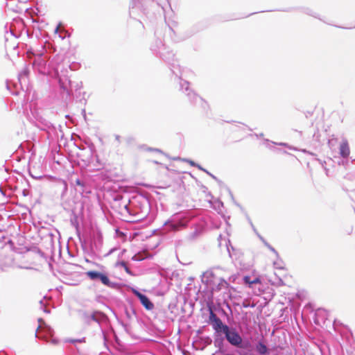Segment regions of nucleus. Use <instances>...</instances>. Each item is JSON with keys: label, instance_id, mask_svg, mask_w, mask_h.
<instances>
[{"label": "nucleus", "instance_id": "f257e3e1", "mask_svg": "<svg viewBox=\"0 0 355 355\" xmlns=\"http://www.w3.org/2000/svg\"><path fill=\"white\" fill-rule=\"evenodd\" d=\"M208 322L216 333H223L225 335V338L232 346L239 348H247L249 347L250 342L247 341L243 343L242 337L236 329L224 324L221 319L211 309H209Z\"/></svg>", "mask_w": 355, "mask_h": 355}, {"label": "nucleus", "instance_id": "f03ea898", "mask_svg": "<svg viewBox=\"0 0 355 355\" xmlns=\"http://www.w3.org/2000/svg\"><path fill=\"white\" fill-rule=\"evenodd\" d=\"M126 211L132 216L135 221L144 220L150 212V202L143 196H136L129 200V203L124 206Z\"/></svg>", "mask_w": 355, "mask_h": 355}, {"label": "nucleus", "instance_id": "7ed1b4c3", "mask_svg": "<svg viewBox=\"0 0 355 355\" xmlns=\"http://www.w3.org/2000/svg\"><path fill=\"white\" fill-rule=\"evenodd\" d=\"M80 240L84 252L92 257L108 256L114 250V249H111L107 252L103 253V237L101 233L94 234L89 241Z\"/></svg>", "mask_w": 355, "mask_h": 355}, {"label": "nucleus", "instance_id": "20e7f679", "mask_svg": "<svg viewBox=\"0 0 355 355\" xmlns=\"http://www.w3.org/2000/svg\"><path fill=\"white\" fill-rule=\"evenodd\" d=\"M196 216L197 214L195 210H187L175 213L164 223V225L166 231H178L184 228Z\"/></svg>", "mask_w": 355, "mask_h": 355}, {"label": "nucleus", "instance_id": "39448f33", "mask_svg": "<svg viewBox=\"0 0 355 355\" xmlns=\"http://www.w3.org/2000/svg\"><path fill=\"white\" fill-rule=\"evenodd\" d=\"M205 278H206V283L213 293L221 291H229V283L223 278L216 277L211 272H205Z\"/></svg>", "mask_w": 355, "mask_h": 355}, {"label": "nucleus", "instance_id": "423d86ee", "mask_svg": "<svg viewBox=\"0 0 355 355\" xmlns=\"http://www.w3.org/2000/svg\"><path fill=\"white\" fill-rule=\"evenodd\" d=\"M180 88L188 97L190 102L193 105H199L203 110L208 107L207 102L200 96L196 94L190 87L189 83L187 80H181Z\"/></svg>", "mask_w": 355, "mask_h": 355}, {"label": "nucleus", "instance_id": "0eeeda50", "mask_svg": "<svg viewBox=\"0 0 355 355\" xmlns=\"http://www.w3.org/2000/svg\"><path fill=\"white\" fill-rule=\"evenodd\" d=\"M85 275L93 282H98L109 288H114L116 286V284L112 282L106 272H103L96 270H89L85 272Z\"/></svg>", "mask_w": 355, "mask_h": 355}, {"label": "nucleus", "instance_id": "6e6552de", "mask_svg": "<svg viewBox=\"0 0 355 355\" xmlns=\"http://www.w3.org/2000/svg\"><path fill=\"white\" fill-rule=\"evenodd\" d=\"M55 75L58 77V84L63 94L66 98H70L72 96V81L67 76H60L58 70H55Z\"/></svg>", "mask_w": 355, "mask_h": 355}, {"label": "nucleus", "instance_id": "1a4fd4ad", "mask_svg": "<svg viewBox=\"0 0 355 355\" xmlns=\"http://www.w3.org/2000/svg\"><path fill=\"white\" fill-rule=\"evenodd\" d=\"M44 51V47L42 46V49L38 56L35 58L32 62L33 69L40 74H45L46 73V60L43 57Z\"/></svg>", "mask_w": 355, "mask_h": 355}, {"label": "nucleus", "instance_id": "9d476101", "mask_svg": "<svg viewBox=\"0 0 355 355\" xmlns=\"http://www.w3.org/2000/svg\"><path fill=\"white\" fill-rule=\"evenodd\" d=\"M157 46L156 48L153 46L151 50L156 53L159 54V56L166 62H170L173 59L174 55L172 52L166 51V48L165 45L162 44L161 40L157 41Z\"/></svg>", "mask_w": 355, "mask_h": 355}, {"label": "nucleus", "instance_id": "9b49d317", "mask_svg": "<svg viewBox=\"0 0 355 355\" xmlns=\"http://www.w3.org/2000/svg\"><path fill=\"white\" fill-rule=\"evenodd\" d=\"M84 320L87 324H90L91 321H94L101 325L102 323L107 321V317L103 312L96 311L91 314L85 313L84 315Z\"/></svg>", "mask_w": 355, "mask_h": 355}, {"label": "nucleus", "instance_id": "f8f14e48", "mask_svg": "<svg viewBox=\"0 0 355 355\" xmlns=\"http://www.w3.org/2000/svg\"><path fill=\"white\" fill-rule=\"evenodd\" d=\"M38 322H39V326L37 327V330L38 329L42 330L45 333V335L40 336V335H37V334L36 333L35 334L36 337H37L40 339H46L47 336H53V329L50 326L47 325L44 322L43 319L39 318Z\"/></svg>", "mask_w": 355, "mask_h": 355}, {"label": "nucleus", "instance_id": "ddd939ff", "mask_svg": "<svg viewBox=\"0 0 355 355\" xmlns=\"http://www.w3.org/2000/svg\"><path fill=\"white\" fill-rule=\"evenodd\" d=\"M133 293L138 297L141 304L147 309L152 310L154 307V304L150 300V299L144 294L140 293L139 291L134 289Z\"/></svg>", "mask_w": 355, "mask_h": 355}, {"label": "nucleus", "instance_id": "4468645a", "mask_svg": "<svg viewBox=\"0 0 355 355\" xmlns=\"http://www.w3.org/2000/svg\"><path fill=\"white\" fill-rule=\"evenodd\" d=\"M255 350L259 355L269 354L270 350L266 345L261 340L257 342L255 345Z\"/></svg>", "mask_w": 355, "mask_h": 355}, {"label": "nucleus", "instance_id": "2eb2a0df", "mask_svg": "<svg viewBox=\"0 0 355 355\" xmlns=\"http://www.w3.org/2000/svg\"><path fill=\"white\" fill-rule=\"evenodd\" d=\"M223 333H216L214 331V345L216 347L218 348L220 351L223 347L224 338L222 336Z\"/></svg>", "mask_w": 355, "mask_h": 355}, {"label": "nucleus", "instance_id": "dca6fc26", "mask_svg": "<svg viewBox=\"0 0 355 355\" xmlns=\"http://www.w3.org/2000/svg\"><path fill=\"white\" fill-rule=\"evenodd\" d=\"M339 151H340V155L343 158L345 159L349 157V153H350V150H349V145H348V143L347 141H343L340 144V148H339Z\"/></svg>", "mask_w": 355, "mask_h": 355}, {"label": "nucleus", "instance_id": "f3484780", "mask_svg": "<svg viewBox=\"0 0 355 355\" xmlns=\"http://www.w3.org/2000/svg\"><path fill=\"white\" fill-rule=\"evenodd\" d=\"M83 150L85 151L86 153V157L85 159H83V161L87 163H90L93 159L94 147L93 146V145H92L88 148H83Z\"/></svg>", "mask_w": 355, "mask_h": 355}, {"label": "nucleus", "instance_id": "a211bd4d", "mask_svg": "<svg viewBox=\"0 0 355 355\" xmlns=\"http://www.w3.org/2000/svg\"><path fill=\"white\" fill-rule=\"evenodd\" d=\"M29 70L27 67H25L23 70L19 73L18 78L21 85L22 83H26V78H28Z\"/></svg>", "mask_w": 355, "mask_h": 355}, {"label": "nucleus", "instance_id": "6ab92c4d", "mask_svg": "<svg viewBox=\"0 0 355 355\" xmlns=\"http://www.w3.org/2000/svg\"><path fill=\"white\" fill-rule=\"evenodd\" d=\"M41 50H34L32 48H30L26 51V55L28 59H31L32 57L36 58L38 56L40 51Z\"/></svg>", "mask_w": 355, "mask_h": 355}, {"label": "nucleus", "instance_id": "aec40b11", "mask_svg": "<svg viewBox=\"0 0 355 355\" xmlns=\"http://www.w3.org/2000/svg\"><path fill=\"white\" fill-rule=\"evenodd\" d=\"M304 13H306V15H309L310 16H312L315 18H318V19H320V20H322L320 17H319V15L315 12L314 10H313L311 8H305L304 10Z\"/></svg>", "mask_w": 355, "mask_h": 355}, {"label": "nucleus", "instance_id": "412c9836", "mask_svg": "<svg viewBox=\"0 0 355 355\" xmlns=\"http://www.w3.org/2000/svg\"><path fill=\"white\" fill-rule=\"evenodd\" d=\"M259 237L260 238V239L263 241V243H264V245L270 250L272 251V252H274L276 256H278V253L275 250V249L272 247L268 243H267L262 236H261L260 235H259Z\"/></svg>", "mask_w": 355, "mask_h": 355}, {"label": "nucleus", "instance_id": "4be33fe9", "mask_svg": "<svg viewBox=\"0 0 355 355\" xmlns=\"http://www.w3.org/2000/svg\"><path fill=\"white\" fill-rule=\"evenodd\" d=\"M225 245H226V248H227V250L229 253V255L230 257H232V253H231V250L232 251L234 250V248L232 245L231 243H230V241L228 239V240H225Z\"/></svg>", "mask_w": 355, "mask_h": 355}, {"label": "nucleus", "instance_id": "5701e85b", "mask_svg": "<svg viewBox=\"0 0 355 355\" xmlns=\"http://www.w3.org/2000/svg\"><path fill=\"white\" fill-rule=\"evenodd\" d=\"M83 87L82 82H72V91L74 89L76 92L80 89Z\"/></svg>", "mask_w": 355, "mask_h": 355}, {"label": "nucleus", "instance_id": "b1692460", "mask_svg": "<svg viewBox=\"0 0 355 355\" xmlns=\"http://www.w3.org/2000/svg\"><path fill=\"white\" fill-rule=\"evenodd\" d=\"M243 281L245 284H254V283H257L259 282V279H255L253 281H251V278L249 276H245L243 277Z\"/></svg>", "mask_w": 355, "mask_h": 355}, {"label": "nucleus", "instance_id": "393cba45", "mask_svg": "<svg viewBox=\"0 0 355 355\" xmlns=\"http://www.w3.org/2000/svg\"><path fill=\"white\" fill-rule=\"evenodd\" d=\"M67 342L71 343H85V338L83 337L80 339H69L67 340Z\"/></svg>", "mask_w": 355, "mask_h": 355}, {"label": "nucleus", "instance_id": "a878e982", "mask_svg": "<svg viewBox=\"0 0 355 355\" xmlns=\"http://www.w3.org/2000/svg\"><path fill=\"white\" fill-rule=\"evenodd\" d=\"M119 266H122V267L125 269V272H128V273H130V268L128 267L126 262H125V261H121V262H119Z\"/></svg>", "mask_w": 355, "mask_h": 355}, {"label": "nucleus", "instance_id": "bb28decb", "mask_svg": "<svg viewBox=\"0 0 355 355\" xmlns=\"http://www.w3.org/2000/svg\"><path fill=\"white\" fill-rule=\"evenodd\" d=\"M196 167H198L200 170L201 171H205V173H207V174H209L211 178H213L214 179H216V178L212 175L211 173H209L207 170H205V168H203L201 166H200L199 164H196Z\"/></svg>", "mask_w": 355, "mask_h": 355}, {"label": "nucleus", "instance_id": "cd10ccee", "mask_svg": "<svg viewBox=\"0 0 355 355\" xmlns=\"http://www.w3.org/2000/svg\"><path fill=\"white\" fill-rule=\"evenodd\" d=\"M75 184H76V185L80 186L81 187H84V182L81 180H80L79 178H77L75 180Z\"/></svg>", "mask_w": 355, "mask_h": 355}, {"label": "nucleus", "instance_id": "c85d7f7f", "mask_svg": "<svg viewBox=\"0 0 355 355\" xmlns=\"http://www.w3.org/2000/svg\"><path fill=\"white\" fill-rule=\"evenodd\" d=\"M273 265L275 268H278V269L283 268V266H282V263L279 261H274Z\"/></svg>", "mask_w": 355, "mask_h": 355}, {"label": "nucleus", "instance_id": "c756f323", "mask_svg": "<svg viewBox=\"0 0 355 355\" xmlns=\"http://www.w3.org/2000/svg\"><path fill=\"white\" fill-rule=\"evenodd\" d=\"M101 334H102V336H103V338L104 340V342L105 343L107 342V336L105 335V331L103 330V329L101 328Z\"/></svg>", "mask_w": 355, "mask_h": 355}, {"label": "nucleus", "instance_id": "7c9ffc66", "mask_svg": "<svg viewBox=\"0 0 355 355\" xmlns=\"http://www.w3.org/2000/svg\"><path fill=\"white\" fill-rule=\"evenodd\" d=\"M320 164H322V167L324 168V170L326 171V173L327 174V172H328V170L324 167V164H325V162H320Z\"/></svg>", "mask_w": 355, "mask_h": 355}, {"label": "nucleus", "instance_id": "2f4dec72", "mask_svg": "<svg viewBox=\"0 0 355 355\" xmlns=\"http://www.w3.org/2000/svg\"><path fill=\"white\" fill-rule=\"evenodd\" d=\"M190 164H191V166H196V164H196V163H195L194 162H193V161H190Z\"/></svg>", "mask_w": 355, "mask_h": 355}, {"label": "nucleus", "instance_id": "473e14b6", "mask_svg": "<svg viewBox=\"0 0 355 355\" xmlns=\"http://www.w3.org/2000/svg\"><path fill=\"white\" fill-rule=\"evenodd\" d=\"M51 342H52V343H53V344H57V343H58V340H55V339H53Z\"/></svg>", "mask_w": 355, "mask_h": 355}, {"label": "nucleus", "instance_id": "72a5a7b5", "mask_svg": "<svg viewBox=\"0 0 355 355\" xmlns=\"http://www.w3.org/2000/svg\"><path fill=\"white\" fill-rule=\"evenodd\" d=\"M220 353V351H216L215 353H214L212 355H218V354Z\"/></svg>", "mask_w": 355, "mask_h": 355}, {"label": "nucleus", "instance_id": "f704fd0d", "mask_svg": "<svg viewBox=\"0 0 355 355\" xmlns=\"http://www.w3.org/2000/svg\"><path fill=\"white\" fill-rule=\"evenodd\" d=\"M196 234H197V231H195V232L193 233V234H192L191 237H192V238H194L195 235H196Z\"/></svg>", "mask_w": 355, "mask_h": 355}, {"label": "nucleus", "instance_id": "c9c22d12", "mask_svg": "<svg viewBox=\"0 0 355 355\" xmlns=\"http://www.w3.org/2000/svg\"><path fill=\"white\" fill-rule=\"evenodd\" d=\"M279 145H280V146H287V144H285V143H279Z\"/></svg>", "mask_w": 355, "mask_h": 355}, {"label": "nucleus", "instance_id": "e433bc0d", "mask_svg": "<svg viewBox=\"0 0 355 355\" xmlns=\"http://www.w3.org/2000/svg\"><path fill=\"white\" fill-rule=\"evenodd\" d=\"M168 26H169L170 29H171V30H172V29H173V24H172V25H171L170 24H168Z\"/></svg>", "mask_w": 355, "mask_h": 355}, {"label": "nucleus", "instance_id": "4c0bfd02", "mask_svg": "<svg viewBox=\"0 0 355 355\" xmlns=\"http://www.w3.org/2000/svg\"><path fill=\"white\" fill-rule=\"evenodd\" d=\"M250 224H251V226L252 227V228H253L254 231L255 232V231H256V230H255V228H254V227L253 224H252L251 222H250Z\"/></svg>", "mask_w": 355, "mask_h": 355}, {"label": "nucleus", "instance_id": "58836bf2", "mask_svg": "<svg viewBox=\"0 0 355 355\" xmlns=\"http://www.w3.org/2000/svg\"><path fill=\"white\" fill-rule=\"evenodd\" d=\"M339 164H343L344 165L345 164V162L343 160L342 162H339Z\"/></svg>", "mask_w": 355, "mask_h": 355}, {"label": "nucleus", "instance_id": "ea45409f", "mask_svg": "<svg viewBox=\"0 0 355 355\" xmlns=\"http://www.w3.org/2000/svg\"><path fill=\"white\" fill-rule=\"evenodd\" d=\"M173 73H175L176 76H178V74H176V73L175 72L174 69H171Z\"/></svg>", "mask_w": 355, "mask_h": 355}, {"label": "nucleus", "instance_id": "a19ab883", "mask_svg": "<svg viewBox=\"0 0 355 355\" xmlns=\"http://www.w3.org/2000/svg\"><path fill=\"white\" fill-rule=\"evenodd\" d=\"M116 140H119V136H118V135L116 136Z\"/></svg>", "mask_w": 355, "mask_h": 355}, {"label": "nucleus", "instance_id": "79ce46f5", "mask_svg": "<svg viewBox=\"0 0 355 355\" xmlns=\"http://www.w3.org/2000/svg\"><path fill=\"white\" fill-rule=\"evenodd\" d=\"M224 355H235V354H225Z\"/></svg>", "mask_w": 355, "mask_h": 355}, {"label": "nucleus", "instance_id": "37998d69", "mask_svg": "<svg viewBox=\"0 0 355 355\" xmlns=\"http://www.w3.org/2000/svg\"><path fill=\"white\" fill-rule=\"evenodd\" d=\"M221 238H222V236H221V235H219V236H218V239L220 240V239H221Z\"/></svg>", "mask_w": 355, "mask_h": 355}, {"label": "nucleus", "instance_id": "c03bdc74", "mask_svg": "<svg viewBox=\"0 0 355 355\" xmlns=\"http://www.w3.org/2000/svg\"><path fill=\"white\" fill-rule=\"evenodd\" d=\"M58 28L59 27L58 26L56 28H55V32H57L58 31Z\"/></svg>", "mask_w": 355, "mask_h": 355}, {"label": "nucleus", "instance_id": "a18cd8bd", "mask_svg": "<svg viewBox=\"0 0 355 355\" xmlns=\"http://www.w3.org/2000/svg\"><path fill=\"white\" fill-rule=\"evenodd\" d=\"M47 127L49 128L50 127H52V125H47Z\"/></svg>", "mask_w": 355, "mask_h": 355}, {"label": "nucleus", "instance_id": "49530a36", "mask_svg": "<svg viewBox=\"0 0 355 355\" xmlns=\"http://www.w3.org/2000/svg\"><path fill=\"white\" fill-rule=\"evenodd\" d=\"M96 161H97V162H98V156H96Z\"/></svg>", "mask_w": 355, "mask_h": 355}, {"label": "nucleus", "instance_id": "de8ad7c7", "mask_svg": "<svg viewBox=\"0 0 355 355\" xmlns=\"http://www.w3.org/2000/svg\"><path fill=\"white\" fill-rule=\"evenodd\" d=\"M44 312H47V313H49V311H47V310H44Z\"/></svg>", "mask_w": 355, "mask_h": 355}, {"label": "nucleus", "instance_id": "09e8293b", "mask_svg": "<svg viewBox=\"0 0 355 355\" xmlns=\"http://www.w3.org/2000/svg\"><path fill=\"white\" fill-rule=\"evenodd\" d=\"M156 151H159V152H161V150H159V149H155Z\"/></svg>", "mask_w": 355, "mask_h": 355}]
</instances>
